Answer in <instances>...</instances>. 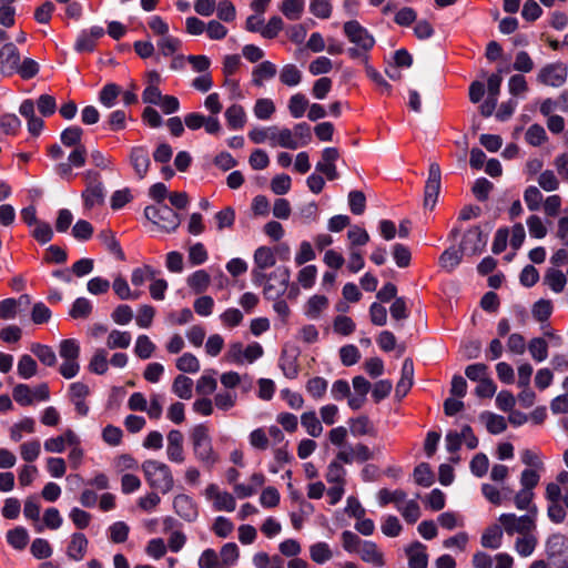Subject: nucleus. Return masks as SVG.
Returning <instances> with one entry per match:
<instances>
[{
  "label": "nucleus",
  "mask_w": 568,
  "mask_h": 568,
  "mask_svg": "<svg viewBox=\"0 0 568 568\" xmlns=\"http://www.w3.org/2000/svg\"><path fill=\"white\" fill-rule=\"evenodd\" d=\"M83 130L78 125H72L61 132L60 140L64 146L73 148L67 162H61L54 166V172L63 180L71 181L74 175L73 169H80L85 165L88 150L82 144Z\"/></svg>",
  "instance_id": "nucleus-1"
},
{
  "label": "nucleus",
  "mask_w": 568,
  "mask_h": 568,
  "mask_svg": "<svg viewBox=\"0 0 568 568\" xmlns=\"http://www.w3.org/2000/svg\"><path fill=\"white\" fill-rule=\"evenodd\" d=\"M343 32L348 41L355 47L348 48L347 54L353 60H361L364 63L368 61V52L375 45V39L369 31L357 20L346 21L343 26Z\"/></svg>",
  "instance_id": "nucleus-2"
},
{
  "label": "nucleus",
  "mask_w": 568,
  "mask_h": 568,
  "mask_svg": "<svg viewBox=\"0 0 568 568\" xmlns=\"http://www.w3.org/2000/svg\"><path fill=\"white\" fill-rule=\"evenodd\" d=\"M146 483L162 494L169 493L174 486L171 468L159 460L149 459L142 464Z\"/></svg>",
  "instance_id": "nucleus-3"
},
{
  "label": "nucleus",
  "mask_w": 568,
  "mask_h": 568,
  "mask_svg": "<svg viewBox=\"0 0 568 568\" xmlns=\"http://www.w3.org/2000/svg\"><path fill=\"white\" fill-rule=\"evenodd\" d=\"M191 442L193 453L199 462L207 467H212L219 462V455L213 448L206 425L199 424L194 426L191 432Z\"/></svg>",
  "instance_id": "nucleus-4"
},
{
  "label": "nucleus",
  "mask_w": 568,
  "mask_h": 568,
  "mask_svg": "<svg viewBox=\"0 0 568 568\" xmlns=\"http://www.w3.org/2000/svg\"><path fill=\"white\" fill-rule=\"evenodd\" d=\"M144 216L166 233L174 232L181 223L180 215L166 204L146 206Z\"/></svg>",
  "instance_id": "nucleus-5"
},
{
  "label": "nucleus",
  "mask_w": 568,
  "mask_h": 568,
  "mask_svg": "<svg viewBox=\"0 0 568 568\" xmlns=\"http://www.w3.org/2000/svg\"><path fill=\"white\" fill-rule=\"evenodd\" d=\"M85 189L82 191L81 197L87 210H91L104 202V186L101 174L94 170H87L82 173Z\"/></svg>",
  "instance_id": "nucleus-6"
},
{
  "label": "nucleus",
  "mask_w": 568,
  "mask_h": 568,
  "mask_svg": "<svg viewBox=\"0 0 568 568\" xmlns=\"http://www.w3.org/2000/svg\"><path fill=\"white\" fill-rule=\"evenodd\" d=\"M59 354L63 363L59 367V373L67 379L73 378L80 371L79 356L80 345L73 338L61 341L59 345Z\"/></svg>",
  "instance_id": "nucleus-7"
},
{
  "label": "nucleus",
  "mask_w": 568,
  "mask_h": 568,
  "mask_svg": "<svg viewBox=\"0 0 568 568\" xmlns=\"http://www.w3.org/2000/svg\"><path fill=\"white\" fill-rule=\"evenodd\" d=\"M291 278V272L286 266H278L271 273H266L263 286V295L266 300H277L284 295Z\"/></svg>",
  "instance_id": "nucleus-8"
},
{
  "label": "nucleus",
  "mask_w": 568,
  "mask_h": 568,
  "mask_svg": "<svg viewBox=\"0 0 568 568\" xmlns=\"http://www.w3.org/2000/svg\"><path fill=\"white\" fill-rule=\"evenodd\" d=\"M254 266L251 272L252 282L255 286H262L266 278V270L276 264V256L273 247L258 246L253 255Z\"/></svg>",
  "instance_id": "nucleus-9"
},
{
  "label": "nucleus",
  "mask_w": 568,
  "mask_h": 568,
  "mask_svg": "<svg viewBox=\"0 0 568 568\" xmlns=\"http://www.w3.org/2000/svg\"><path fill=\"white\" fill-rule=\"evenodd\" d=\"M568 68L562 62H552L544 65L537 73V82L552 88H559L567 81Z\"/></svg>",
  "instance_id": "nucleus-10"
},
{
  "label": "nucleus",
  "mask_w": 568,
  "mask_h": 568,
  "mask_svg": "<svg viewBox=\"0 0 568 568\" xmlns=\"http://www.w3.org/2000/svg\"><path fill=\"white\" fill-rule=\"evenodd\" d=\"M442 171L440 166L433 162L428 169V178L424 189V206L430 210L437 203L439 191H440Z\"/></svg>",
  "instance_id": "nucleus-11"
},
{
  "label": "nucleus",
  "mask_w": 568,
  "mask_h": 568,
  "mask_svg": "<svg viewBox=\"0 0 568 568\" xmlns=\"http://www.w3.org/2000/svg\"><path fill=\"white\" fill-rule=\"evenodd\" d=\"M499 521L510 536L515 532L520 535L530 534L536 527L534 518L529 515L517 517L515 514H503Z\"/></svg>",
  "instance_id": "nucleus-12"
},
{
  "label": "nucleus",
  "mask_w": 568,
  "mask_h": 568,
  "mask_svg": "<svg viewBox=\"0 0 568 568\" xmlns=\"http://www.w3.org/2000/svg\"><path fill=\"white\" fill-rule=\"evenodd\" d=\"M487 244V239L479 226L469 229L463 236L460 252L466 255H477L483 252Z\"/></svg>",
  "instance_id": "nucleus-13"
},
{
  "label": "nucleus",
  "mask_w": 568,
  "mask_h": 568,
  "mask_svg": "<svg viewBox=\"0 0 568 568\" xmlns=\"http://www.w3.org/2000/svg\"><path fill=\"white\" fill-rule=\"evenodd\" d=\"M20 62V52L14 43L8 42L0 49V73L10 77L16 73Z\"/></svg>",
  "instance_id": "nucleus-14"
},
{
  "label": "nucleus",
  "mask_w": 568,
  "mask_h": 568,
  "mask_svg": "<svg viewBox=\"0 0 568 568\" xmlns=\"http://www.w3.org/2000/svg\"><path fill=\"white\" fill-rule=\"evenodd\" d=\"M205 496L213 501L214 509L217 511H233L236 507L233 495L227 491H221L215 484H210L205 488Z\"/></svg>",
  "instance_id": "nucleus-15"
},
{
  "label": "nucleus",
  "mask_w": 568,
  "mask_h": 568,
  "mask_svg": "<svg viewBox=\"0 0 568 568\" xmlns=\"http://www.w3.org/2000/svg\"><path fill=\"white\" fill-rule=\"evenodd\" d=\"M129 161L135 172L136 178L140 180L144 179L151 166L148 148L143 145L131 148L129 153Z\"/></svg>",
  "instance_id": "nucleus-16"
},
{
  "label": "nucleus",
  "mask_w": 568,
  "mask_h": 568,
  "mask_svg": "<svg viewBox=\"0 0 568 568\" xmlns=\"http://www.w3.org/2000/svg\"><path fill=\"white\" fill-rule=\"evenodd\" d=\"M339 159V151L336 148H325L322 151V159L316 164V171L324 174L329 181L336 180L338 173L335 162Z\"/></svg>",
  "instance_id": "nucleus-17"
},
{
  "label": "nucleus",
  "mask_w": 568,
  "mask_h": 568,
  "mask_svg": "<svg viewBox=\"0 0 568 568\" xmlns=\"http://www.w3.org/2000/svg\"><path fill=\"white\" fill-rule=\"evenodd\" d=\"M173 508L178 516L191 523L199 516V508L192 497L185 494L176 495L173 499Z\"/></svg>",
  "instance_id": "nucleus-18"
},
{
  "label": "nucleus",
  "mask_w": 568,
  "mask_h": 568,
  "mask_svg": "<svg viewBox=\"0 0 568 568\" xmlns=\"http://www.w3.org/2000/svg\"><path fill=\"white\" fill-rule=\"evenodd\" d=\"M373 458V453L369 447L365 444L358 443L355 446H348L347 448L337 453V459L344 464L365 463Z\"/></svg>",
  "instance_id": "nucleus-19"
},
{
  "label": "nucleus",
  "mask_w": 568,
  "mask_h": 568,
  "mask_svg": "<svg viewBox=\"0 0 568 568\" xmlns=\"http://www.w3.org/2000/svg\"><path fill=\"white\" fill-rule=\"evenodd\" d=\"M104 30L102 27L94 26L89 30H83L74 43L77 52H92L97 47V41L102 38Z\"/></svg>",
  "instance_id": "nucleus-20"
},
{
  "label": "nucleus",
  "mask_w": 568,
  "mask_h": 568,
  "mask_svg": "<svg viewBox=\"0 0 568 568\" xmlns=\"http://www.w3.org/2000/svg\"><path fill=\"white\" fill-rule=\"evenodd\" d=\"M166 455L170 462L176 464H182L185 459L183 434L179 429H172L168 434Z\"/></svg>",
  "instance_id": "nucleus-21"
},
{
  "label": "nucleus",
  "mask_w": 568,
  "mask_h": 568,
  "mask_svg": "<svg viewBox=\"0 0 568 568\" xmlns=\"http://www.w3.org/2000/svg\"><path fill=\"white\" fill-rule=\"evenodd\" d=\"M79 444V437L72 429H67L62 435L48 438L44 442V449L49 453H63L67 445Z\"/></svg>",
  "instance_id": "nucleus-22"
},
{
  "label": "nucleus",
  "mask_w": 568,
  "mask_h": 568,
  "mask_svg": "<svg viewBox=\"0 0 568 568\" xmlns=\"http://www.w3.org/2000/svg\"><path fill=\"white\" fill-rule=\"evenodd\" d=\"M89 540L82 532H74L71 535V540L67 548V555L69 558L80 561L85 556Z\"/></svg>",
  "instance_id": "nucleus-23"
},
{
  "label": "nucleus",
  "mask_w": 568,
  "mask_h": 568,
  "mask_svg": "<svg viewBox=\"0 0 568 568\" xmlns=\"http://www.w3.org/2000/svg\"><path fill=\"white\" fill-rule=\"evenodd\" d=\"M406 554L408 557L409 568H427L428 555L426 552V547L422 542L415 541L412 544L406 549Z\"/></svg>",
  "instance_id": "nucleus-24"
},
{
  "label": "nucleus",
  "mask_w": 568,
  "mask_h": 568,
  "mask_svg": "<svg viewBox=\"0 0 568 568\" xmlns=\"http://www.w3.org/2000/svg\"><path fill=\"white\" fill-rule=\"evenodd\" d=\"M358 555L363 561L375 567H383L385 565L384 554L374 541H364V546L359 549Z\"/></svg>",
  "instance_id": "nucleus-25"
},
{
  "label": "nucleus",
  "mask_w": 568,
  "mask_h": 568,
  "mask_svg": "<svg viewBox=\"0 0 568 568\" xmlns=\"http://www.w3.org/2000/svg\"><path fill=\"white\" fill-rule=\"evenodd\" d=\"M276 65L271 61H263L252 71V83L255 87H262L264 80H270L276 75Z\"/></svg>",
  "instance_id": "nucleus-26"
},
{
  "label": "nucleus",
  "mask_w": 568,
  "mask_h": 568,
  "mask_svg": "<svg viewBox=\"0 0 568 568\" xmlns=\"http://www.w3.org/2000/svg\"><path fill=\"white\" fill-rule=\"evenodd\" d=\"M349 430L354 436L361 437L365 435L375 436L376 429L371 419L365 416H358L349 419Z\"/></svg>",
  "instance_id": "nucleus-27"
},
{
  "label": "nucleus",
  "mask_w": 568,
  "mask_h": 568,
  "mask_svg": "<svg viewBox=\"0 0 568 568\" xmlns=\"http://www.w3.org/2000/svg\"><path fill=\"white\" fill-rule=\"evenodd\" d=\"M225 119L230 129H242L246 122V113L244 108L240 104H232L225 111Z\"/></svg>",
  "instance_id": "nucleus-28"
},
{
  "label": "nucleus",
  "mask_w": 568,
  "mask_h": 568,
  "mask_svg": "<svg viewBox=\"0 0 568 568\" xmlns=\"http://www.w3.org/2000/svg\"><path fill=\"white\" fill-rule=\"evenodd\" d=\"M186 282L195 294H202L211 284V276L205 270H197L187 277Z\"/></svg>",
  "instance_id": "nucleus-29"
},
{
  "label": "nucleus",
  "mask_w": 568,
  "mask_h": 568,
  "mask_svg": "<svg viewBox=\"0 0 568 568\" xmlns=\"http://www.w3.org/2000/svg\"><path fill=\"white\" fill-rule=\"evenodd\" d=\"M503 541V529L498 525H493L485 529L481 535V546L490 549H498Z\"/></svg>",
  "instance_id": "nucleus-30"
},
{
  "label": "nucleus",
  "mask_w": 568,
  "mask_h": 568,
  "mask_svg": "<svg viewBox=\"0 0 568 568\" xmlns=\"http://www.w3.org/2000/svg\"><path fill=\"white\" fill-rule=\"evenodd\" d=\"M305 7V0H283L280 11L291 21L300 20Z\"/></svg>",
  "instance_id": "nucleus-31"
},
{
  "label": "nucleus",
  "mask_w": 568,
  "mask_h": 568,
  "mask_svg": "<svg viewBox=\"0 0 568 568\" xmlns=\"http://www.w3.org/2000/svg\"><path fill=\"white\" fill-rule=\"evenodd\" d=\"M480 419L486 423V428L490 434L497 435L506 430L507 423L504 416L490 412L480 414Z\"/></svg>",
  "instance_id": "nucleus-32"
},
{
  "label": "nucleus",
  "mask_w": 568,
  "mask_h": 568,
  "mask_svg": "<svg viewBox=\"0 0 568 568\" xmlns=\"http://www.w3.org/2000/svg\"><path fill=\"white\" fill-rule=\"evenodd\" d=\"M328 307V300L324 295H313L305 305V315L310 318H318L321 313Z\"/></svg>",
  "instance_id": "nucleus-33"
},
{
  "label": "nucleus",
  "mask_w": 568,
  "mask_h": 568,
  "mask_svg": "<svg viewBox=\"0 0 568 568\" xmlns=\"http://www.w3.org/2000/svg\"><path fill=\"white\" fill-rule=\"evenodd\" d=\"M193 381L185 375H178L172 384V392L182 399L192 397Z\"/></svg>",
  "instance_id": "nucleus-34"
},
{
  "label": "nucleus",
  "mask_w": 568,
  "mask_h": 568,
  "mask_svg": "<svg viewBox=\"0 0 568 568\" xmlns=\"http://www.w3.org/2000/svg\"><path fill=\"white\" fill-rule=\"evenodd\" d=\"M21 130V120L14 113L0 115V131L10 136H16Z\"/></svg>",
  "instance_id": "nucleus-35"
},
{
  "label": "nucleus",
  "mask_w": 568,
  "mask_h": 568,
  "mask_svg": "<svg viewBox=\"0 0 568 568\" xmlns=\"http://www.w3.org/2000/svg\"><path fill=\"white\" fill-rule=\"evenodd\" d=\"M92 311H93V305L88 298L78 297L73 302V304L69 311V315L73 320H79V318L85 320L91 315Z\"/></svg>",
  "instance_id": "nucleus-36"
},
{
  "label": "nucleus",
  "mask_w": 568,
  "mask_h": 568,
  "mask_svg": "<svg viewBox=\"0 0 568 568\" xmlns=\"http://www.w3.org/2000/svg\"><path fill=\"white\" fill-rule=\"evenodd\" d=\"M307 108H308V100L305 97V94H303L301 92L293 94L288 100L287 109L290 111V114L294 119L302 118Z\"/></svg>",
  "instance_id": "nucleus-37"
},
{
  "label": "nucleus",
  "mask_w": 568,
  "mask_h": 568,
  "mask_svg": "<svg viewBox=\"0 0 568 568\" xmlns=\"http://www.w3.org/2000/svg\"><path fill=\"white\" fill-rule=\"evenodd\" d=\"M31 352L39 358L45 366H54L57 364V356L52 347L40 343L31 345Z\"/></svg>",
  "instance_id": "nucleus-38"
},
{
  "label": "nucleus",
  "mask_w": 568,
  "mask_h": 568,
  "mask_svg": "<svg viewBox=\"0 0 568 568\" xmlns=\"http://www.w3.org/2000/svg\"><path fill=\"white\" fill-rule=\"evenodd\" d=\"M280 81L287 87H296L302 81V72L295 64H285L280 72Z\"/></svg>",
  "instance_id": "nucleus-39"
},
{
  "label": "nucleus",
  "mask_w": 568,
  "mask_h": 568,
  "mask_svg": "<svg viewBox=\"0 0 568 568\" xmlns=\"http://www.w3.org/2000/svg\"><path fill=\"white\" fill-rule=\"evenodd\" d=\"M544 281L555 293L562 292L567 283L566 275L557 268H549Z\"/></svg>",
  "instance_id": "nucleus-40"
},
{
  "label": "nucleus",
  "mask_w": 568,
  "mask_h": 568,
  "mask_svg": "<svg viewBox=\"0 0 568 568\" xmlns=\"http://www.w3.org/2000/svg\"><path fill=\"white\" fill-rule=\"evenodd\" d=\"M8 544L17 550H22L27 547L29 535L24 527H16L7 532Z\"/></svg>",
  "instance_id": "nucleus-41"
},
{
  "label": "nucleus",
  "mask_w": 568,
  "mask_h": 568,
  "mask_svg": "<svg viewBox=\"0 0 568 568\" xmlns=\"http://www.w3.org/2000/svg\"><path fill=\"white\" fill-rule=\"evenodd\" d=\"M301 424L312 437H318L323 432V426L314 410L302 414Z\"/></svg>",
  "instance_id": "nucleus-42"
},
{
  "label": "nucleus",
  "mask_w": 568,
  "mask_h": 568,
  "mask_svg": "<svg viewBox=\"0 0 568 568\" xmlns=\"http://www.w3.org/2000/svg\"><path fill=\"white\" fill-rule=\"evenodd\" d=\"M36 430V422L31 417H24L19 423L14 424L10 428V438L13 442H20L22 433L32 434Z\"/></svg>",
  "instance_id": "nucleus-43"
},
{
  "label": "nucleus",
  "mask_w": 568,
  "mask_h": 568,
  "mask_svg": "<svg viewBox=\"0 0 568 568\" xmlns=\"http://www.w3.org/2000/svg\"><path fill=\"white\" fill-rule=\"evenodd\" d=\"M414 480L417 485L423 487H429L434 484L435 476L427 463H422L415 467Z\"/></svg>",
  "instance_id": "nucleus-44"
},
{
  "label": "nucleus",
  "mask_w": 568,
  "mask_h": 568,
  "mask_svg": "<svg viewBox=\"0 0 568 568\" xmlns=\"http://www.w3.org/2000/svg\"><path fill=\"white\" fill-rule=\"evenodd\" d=\"M121 94V87L116 83H106L99 93V101L106 108H112Z\"/></svg>",
  "instance_id": "nucleus-45"
},
{
  "label": "nucleus",
  "mask_w": 568,
  "mask_h": 568,
  "mask_svg": "<svg viewBox=\"0 0 568 568\" xmlns=\"http://www.w3.org/2000/svg\"><path fill=\"white\" fill-rule=\"evenodd\" d=\"M377 497L381 506L384 507L388 504H395L398 508V505L406 499V493L402 489H396L392 491L387 488H382L378 491Z\"/></svg>",
  "instance_id": "nucleus-46"
},
{
  "label": "nucleus",
  "mask_w": 568,
  "mask_h": 568,
  "mask_svg": "<svg viewBox=\"0 0 568 568\" xmlns=\"http://www.w3.org/2000/svg\"><path fill=\"white\" fill-rule=\"evenodd\" d=\"M311 559L316 564H324L333 557L328 544L318 541L310 547Z\"/></svg>",
  "instance_id": "nucleus-47"
},
{
  "label": "nucleus",
  "mask_w": 568,
  "mask_h": 568,
  "mask_svg": "<svg viewBox=\"0 0 568 568\" xmlns=\"http://www.w3.org/2000/svg\"><path fill=\"white\" fill-rule=\"evenodd\" d=\"M155 347V344L148 335H140L135 342L134 353L139 358L148 359L152 356Z\"/></svg>",
  "instance_id": "nucleus-48"
},
{
  "label": "nucleus",
  "mask_w": 568,
  "mask_h": 568,
  "mask_svg": "<svg viewBox=\"0 0 568 568\" xmlns=\"http://www.w3.org/2000/svg\"><path fill=\"white\" fill-rule=\"evenodd\" d=\"M90 372L103 375L108 371V352L103 348L97 349L89 363Z\"/></svg>",
  "instance_id": "nucleus-49"
},
{
  "label": "nucleus",
  "mask_w": 568,
  "mask_h": 568,
  "mask_svg": "<svg viewBox=\"0 0 568 568\" xmlns=\"http://www.w3.org/2000/svg\"><path fill=\"white\" fill-rule=\"evenodd\" d=\"M275 104L271 99L261 98L257 99L254 105V115L258 120H268L275 112Z\"/></svg>",
  "instance_id": "nucleus-50"
},
{
  "label": "nucleus",
  "mask_w": 568,
  "mask_h": 568,
  "mask_svg": "<svg viewBox=\"0 0 568 568\" xmlns=\"http://www.w3.org/2000/svg\"><path fill=\"white\" fill-rule=\"evenodd\" d=\"M342 464L343 463L336 457L335 460L331 462L328 465L325 477L329 484H345L346 470Z\"/></svg>",
  "instance_id": "nucleus-51"
},
{
  "label": "nucleus",
  "mask_w": 568,
  "mask_h": 568,
  "mask_svg": "<svg viewBox=\"0 0 568 568\" xmlns=\"http://www.w3.org/2000/svg\"><path fill=\"white\" fill-rule=\"evenodd\" d=\"M37 362L28 354L20 357L18 362V374L21 378L29 379L37 374Z\"/></svg>",
  "instance_id": "nucleus-52"
},
{
  "label": "nucleus",
  "mask_w": 568,
  "mask_h": 568,
  "mask_svg": "<svg viewBox=\"0 0 568 568\" xmlns=\"http://www.w3.org/2000/svg\"><path fill=\"white\" fill-rule=\"evenodd\" d=\"M39 71V63L31 58H26L22 62H19L16 73L23 80H30L34 78Z\"/></svg>",
  "instance_id": "nucleus-53"
},
{
  "label": "nucleus",
  "mask_w": 568,
  "mask_h": 568,
  "mask_svg": "<svg viewBox=\"0 0 568 568\" xmlns=\"http://www.w3.org/2000/svg\"><path fill=\"white\" fill-rule=\"evenodd\" d=\"M341 538L344 550L349 554H358L359 549L364 546L365 541L351 530L343 531Z\"/></svg>",
  "instance_id": "nucleus-54"
},
{
  "label": "nucleus",
  "mask_w": 568,
  "mask_h": 568,
  "mask_svg": "<svg viewBox=\"0 0 568 568\" xmlns=\"http://www.w3.org/2000/svg\"><path fill=\"white\" fill-rule=\"evenodd\" d=\"M131 343V334L129 332H121L113 329L106 341V345L109 348H128Z\"/></svg>",
  "instance_id": "nucleus-55"
},
{
  "label": "nucleus",
  "mask_w": 568,
  "mask_h": 568,
  "mask_svg": "<svg viewBox=\"0 0 568 568\" xmlns=\"http://www.w3.org/2000/svg\"><path fill=\"white\" fill-rule=\"evenodd\" d=\"M112 288L120 300H136L139 293H132L128 281L119 275L113 280Z\"/></svg>",
  "instance_id": "nucleus-56"
},
{
  "label": "nucleus",
  "mask_w": 568,
  "mask_h": 568,
  "mask_svg": "<svg viewBox=\"0 0 568 568\" xmlns=\"http://www.w3.org/2000/svg\"><path fill=\"white\" fill-rule=\"evenodd\" d=\"M176 368L183 373H197L200 371L199 359L191 353H184L176 359Z\"/></svg>",
  "instance_id": "nucleus-57"
},
{
  "label": "nucleus",
  "mask_w": 568,
  "mask_h": 568,
  "mask_svg": "<svg viewBox=\"0 0 568 568\" xmlns=\"http://www.w3.org/2000/svg\"><path fill=\"white\" fill-rule=\"evenodd\" d=\"M327 386L328 383L325 378L316 376L308 379L306 390L314 399H320L326 394Z\"/></svg>",
  "instance_id": "nucleus-58"
},
{
  "label": "nucleus",
  "mask_w": 568,
  "mask_h": 568,
  "mask_svg": "<svg viewBox=\"0 0 568 568\" xmlns=\"http://www.w3.org/2000/svg\"><path fill=\"white\" fill-rule=\"evenodd\" d=\"M532 316L538 322H546L551 316L552 313V303L549 300H539L537 301L531 310Z\"/></svg>",
  "instance_id": "nucleus-59"
},
{
  "label": "nucleus",
  "mask_w": 568,
  "mask_h": 568,
  "mask_svg": "<svg viewBox=\"0 0 568 568\" xmlns=\"http://www.w3.org/2000/svg\"><path fill=\"white\" fill-rule=\"evenodd\" d=\"M40 452L41 445L38 439L26 442L20 446L21 458L28 463L34 462L39 457Z\"/></svg>",
  "instance_id": "nucleus-60"
},
{
  "label": "nucleus",
  "mask_w": 568,
  "mask_h": 568,
  "mask_svg": "<svg viewBox=\"0 0 568 568\" xmlns=\"http://www.w3.org/2000/svg\"><path fill=\"white\" fill-rule=\"evenodd\" d=\"M158 47L164 57H169L181 49L182 41L179 38L166 34L158 41Z\"/></svg>",
  "instance_id": "nucleus-61"
},
{
  "label": "nucleus",
  "mask_w": 568,
  "mask_h": 568,
  "mask_svg": "<svg viewBox=\"0 0 568 568\" xmlns=\"http://www.w3.org/2000/svg\"><path fill=\"white\" fill-rule=\"evenodd\" d=\"M528 349L531 357L537 362H541L548 356V345L541 337L532 338L528 345Z\"/></svg>",
  "instance_id": "nucleus-62"
},
{
  "label": "nucleus",
  "mask_w": 568,
  "mask_h": 568,
  "mask_svg": "<svg viewBox=\"0 0 568 568\" xmlns=\"http://www.w3.org/2000/svg\"><path fill=\"white\" fill-rule=\"evenodd\" d=\"M536 544V538L527 534L516 539L515 549L521 557H528L534 552Z\"/></svg>",
  "instance_id": "nucleus-63"
},
{
  "label": "nucleus",
  "mask_w": 568,
  "mask_h": 568,
  "mask_svg": "<svg viewBox=\"0 0 568 568\" xmlns=\"http://www.w3.org/2000/svg\"><path fill=\"white\" fill-rule=\"evenodd\" d=\"M38 111L45 118L51 116L57 111V101L53 95L41 94L36 103Z\"/></svg>",
  "instance_id": "nucleus-64"
}]
</instances>
